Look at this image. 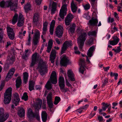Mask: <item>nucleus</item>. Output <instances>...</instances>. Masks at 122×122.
I'll list each match as a JSON object with an SVG mask.
<instances>
[{
	"label": "nucleus",
	"mask_w": 122,
	"mask_h": 122,
	"mask_svg": "<svg viewBox=\"0 0 122 122\" xmlns=\"http://www.w3.org/2000/svg\"><path fill=\"white\" fill-rule=\"evenodd\" d=\"M24 20H18L17 23V26L20 27L24 25Z\"/></svg>",
	"instance_id": "nucleus-45"
},
{
	"label": "nucleus",
	"mask_w": 122,
	"mask_h": 122,
	"mask_svg": "<svg viewBox=\"0 0 122 122\" xmlns=\"http://www.w3.org/2000/svg\"><path fill=\"white\" fill-rule=\"evenodd\" d=\"M15 71V69L14 68H12L9 71L7 74L6 77V80H8L11 78V77L13 76Z\"/></svg>",
	"instance_id": "nucleus-19"
},
{
	"label": "nucleus",
	"mask_w": 122,
	"mask_h": 122,
	"mask_svg": "<svg viewBox=\"0 0 122 122\" xmlns=\"http://www.w3.org/2000/svg\"><path fill=\"white\" fill-rule=\"evenodd\" d=\"M51 81V83L54 84H56L57 82L56 74V72L53 71L50 77Z\"/></svg>",
	"instance_id": "nucleus-14"
},
{
	"label": "nucleus",
	"mask_w": 122,
	"mask_h": 122,
	"mask_svg": "<svg viewBox=\"0 0 122 122\" xmlns=\"http://www.w3.org/2000/svg\"><path fill=\"white\" fill-rule=\"evenodd\" d=\"M18 20H24V18L23 15L21 14H20L18 18Z\"/></svg>",
	"instance_id": "nucleus-56"
},
{
	"label": "nucleus",
	"mask_w": 122,
	"mask_h": 122,
	"mask_svg": "<svg viewBox=\"0 0 122 122\" xmlns=\"http://www.w3.org/2000/svg\"><path fill=\"white\" fill-rule=\"evenodd\" d=\"M23 81L26 84L27 82L28 78V74L26 72H25L23 74Z\"/></svg>",
	"instance_id": "nucleus-31"
},
{
	"label": "nucleus",
	"mask_w": 122,
	"mask_h": 122,
	"mask_svg": "<svg viewBox=\"0 0 122 122\" xmlns=\"http://www.w3.org/2000/svg\"><path fill=\"white\" fill-rule=\"evenodd\" d=\"M48 25V23L46 21H45L43 23V32L42 33L43 35L46 34V32L47 30V26Z\"/></svg>",
	"instance_id": "nucleus-26"
},
{
	"label": "nucleus",
	"mask_w": 122,
	"mask_h": 122,
	"mask_svg": "<svg viewBox=\"0 0 122 122\" xmlns=\"http://www.w3.org/2000/svg\"><path fill=\"white\" fill-rule=\"evenodd\" d=\"M85 67H86L82 66H80L79 71L82 74L84 73V71L85 70Z\"/></svg>",
	"instance_id": "nucleus-50"
},
{
	"label": "nucleus",
	"mask_w": 122,
	"mask_h": 122,
	"mask_svg": "<svg viewBox=\"0 0 122 122\" xmlns=\"http://www.w3.org/2000/svg\"><path fill=\"white\" fill-rule=\"evenodd\" d=\"M9 38L10 39L13 40L14 38L15 33H9L7 34Z\"/></svg>",
	"instance_id": "nucleus-44"
},
{
	"label": "nucleus",
	"mask_w": 122,
	"mask_h": 122,
	"mask_svg": "<svg viewBox=\"0 0 122 122\" xmlns=\"http://www.w3.org/2000/svg\"><path fill=\"white\" fill-rule=\"evenodd\" d=\"M41 118L43 122L46 121L47 118V115L46 112L45 111L42 112L41 113Z\"/></svg>",
	"instance_id": "nucleus-27"
},
{
	"label": "nucleus",
	"mask_w": 122,
	"mask_h": 122,
	"mask_svg": "<svg viewBox=\"0 0 122 122\" xmlns=\"http://www.w3.org/2000/svg\"><path fill=\"white\" fill-rule=\"evenodd\" d=\"M56 2H53L52 3V7L51 10V14H53L55 13V12L56 10Z\"/></svg>",
	"instance_id": "nucleus-29"
},
{
	"label": "nucleus",
	"mask_w": 122,
	"mask_h": 122,
	"mask_svg": "<svg viewBox=\"0 0 122 122\" xmlns=\"http://www.w3.org/2000/svg\"><path fill=\"white\" fill-rule=\"evenodd\" d=\"M38 21V18H34L33 17V21L34 24H36L37 23Z\"/></svg>",
	"instance_id": "nucleus-64"
},
{
	"label": "nucleus",
	"mask_w": 122,
	"mask_h": 122,
	"mask_svg": "<svg viewBox=\"0 0 122 122\" xmlns=\"http://www.w3.org/2000/svg\"><path fill=\"white\" fill-rule=\"evenodd\" d=\"M56 51L55 50H52L50 56L56 57Z\"/></svg>",
	"instance_id": "nucleus-53"
},
{
	"label": "nucleus",
	"mask_w": 122,
	"mask_h": 122,
	"mask_svg": "<svg viewBox=\"0 0 122 122\" xmlns=\"http://www.w3.org/2000/svg\"><path fill=\"white\" fill-rule=\"evenodd\" d=\"M54 92V91L52 89L51 91L48 94L47 97V101H51L52 100V93Z\"/></svg>",
	"instance_id": "nucleus-30"
},
{
	"label": "nucleus",
	"mask_w": 122,
	"mask_h": 122,
	"mask_svg": "<svg viewBox=\"0 0 122 122\" xmlns=\"http://www.w3.org/2000/svg\"><path fill=\"white\" fill-rule=\"evenodd\" d=\"M71 7L72 11L73 13H75L77 9V7L74 4L73 0H72L71 4Z\"/></svg>",
	"instance_id": "nucleus-25"
},
{
	"label": "nucleus",
	"mask_w": 122,
	"mask_h": 122,
	"mask_svg": "<svg viewBox=\"0 0 122 122\" xmlns=\"http://www.w3.org/2000/svg\"><path fill=\"white\" fill-rule=\"evenodd\" d=\"M87 35L86 33H81L78 39V43L80 51L82 49L84 42L86 39Z\"/></svg>",
	"instance_id": "nucleus-3"
},
{
	"label": "nucleus",
	"mask_w": 122,
	"mask_h": 122,
	"mask_svg": "<svg viewBox=\"0 0 122 122\" xmlns=\"http://www.w3.org/2000/svg\"><path fill=\"white\" fill-rule=\"evenodd\" d=\"M108 80L107 78H106L104 79V81H102L103 84L102 85V87H103L108 82Z\"/></svg>",
	"instance_id": "nucleus-49"
},
{
	"label": "nucleus",
	"mask_w": 122,
	"mask_h": 122,
	"mask_svg": "<svg viewBox=\"0 0 122 122\" xmlns=\"http://www.w3.org/2000/svg\"><path fill=\"white\" fill-rule=\"evenodd\" d=\"M72 45L71 41H66L63 43V46L61 47V54H62L64 53L65 51L67 50L68 47H71Z\"/></svg>",
	"instance_id": "nucleus-8"
},
{
	"label": "nucleus",
	"mask_w": 122,
	"mask_h": 122,
	"mask_svg": "<svg viewBox=\"0 0 122 122\" xmlns=\"http://www.w3.org/2000/svg\"><path fill=\"white\" fill-rule=\"evenodd\" d=\"M53 41L51 39L49 40L48 42V46L52 47L53 45Z\"/></svg>",
	"instance_id": "nucleus-61"
},
{
	"label": "nucleus",
	"mask_w": 122,
	"mask_h": 122,
	"mask_svg": "<svg viewBox=\"0 0 122 122\" xmlns=\"http://www.w3.org/2000/svg\"><path fill=\"white\" fill-rule=\"evenodd\" d=\"M93 39L92 38H91L89 39L86 41V44L89 46H90L93 44Z\"/></svg>",
	"instance_id": "nucleus-35"
},
{
	"label": "nucleus",
	"mask_w": 122,
	"mask_h": 122,
	"mask_svg": "<svg viewBox=\"0 0 122 122\" xmlns=\"http://www.w3.org/2000/svg\"><path fill=\"white\" fill-rule=\"evenodd\" d=\"M25 111L22 108H20L18 111V114L20 117H23L25 115Z\"/></svg>",
	"instance_id": "nucleus-28"
},
{
	"label": "nucleus",
	"mask_w": 122,
	"mask_h": 122,
	"mask_svg": "<svg viewBox=\"0 0 122 122\" xmlns=\"http://www.w3.org/2000/svg\"><path fill=\"white\" fill-rule=\"evenodd\" d=\"M40 33L39 31H36L34 34L33 39V44L34 45L36 46L38 44L39 42L38 39L40 38Z\"/></svg>",
	"instance_id": "nucleus-12"
},
{
	"label": "nucleus",
	"mask_w": 122,
	"mask_h": 122,
	"mask_svg": "<svg viewBox=\"0 0 122 122\" xmlns=\"http://www.w3.org/2000/svg\"><path fill=\"white\" fill-rule=\"evenodd\" d=\"M102 106L107 108L108 107L110 106L111 105L110 104H108L107 103H105L104 102H102Z\"/></svg>",
	"instance_id": "nucleus-60"
},
{
	"label": "nucleus",
	"mask_w": 122,
	"mask_h": 122,
	"mask_svg": "<svg viewBox=\"0 0 122 122\" xmlns=\"http://www.w3.org/2000/svg\"><path fill=\"white\" fill-rule=\"evenodd\" d=\"M63 27L61 25L58 26L57 27L56 31V34L59 38H61L63 33Z\"/></svg>",
	"instance_id": "nucleus-9"
},
{
	"label": "nucleus",
	"mask_w": 122,
	"mask_h": 122,
	"mask_svg": "<svg viewBox=\"0 0 122 122\" xmlns=\"http://www.w3.org/2000/svg\"><path fill=\"white\" fill-rule=\"evenodd\" d=\"M5 83V82L4 81L2 82L0 86V91H1L2 89L4 86Z\"/></svg>",
	"instance_id": "nucleus-59"
},
{
	"label": "nucleus",
	"mask_w": 122,
	"mask_h": 122,
	"mask_svg": "<svg viewBox=\"0 0 122 122\" xmlns=\"http://www.w3.org/2000/svg\"><path fill=\"white\" fill-rule=\"evenodd\" d=\"M35 84L34 82L33 81H30L29 82V88L30 91L34 90Z\"/></svg>",
	"instance_id": "nucleus-33"
},
{
	"label": "nucleus",
	"mask_w": 122,
	"mask_h": 122,
	"mask_svg": "<svg viewBox=\"0 0 122 122\" xmlns=\"http://www.w3.org/2000/svg\"><path fill=\"white\" fill-rule=\"evenodd\" d=\"M28 56L29 55L25 53L23 54L22 56V58L24 60H26Z\"/></svg>",
	"instance_id": "nucleus-55"
},
{
	"label": "nucleus",
	"mask_w": 122,
	"mask_h": 122,
	"mask_svg": "<svg viewBox=\"0 0 122 122\" xmlns=\"http://www.w3.org/2000/svg\"><path fill=\"white\" fill-rule=\"evenodd\" d=\"M15 61L10 60L9 59H7L6 62L9 64L10 65H12L14 62Z\"/></svg>",
	"instance_id": "nucleus-54"
},
{
	"label": "nucleus",
	"mask_w": 122,
	"mask_h": 122,
	"mask_svg": "<svg viewBox=\"0 0 122 122\" xmlns=\"http://www.w3.org/2000/svg\"><path fill=\"white\" fill-rule=\"evenodd\" d=\"M28 97L27 93L25 92L23 94V95L22 97V99L24 100L25 101H26L28 99Z\"/></svg>",
	"instance_id": "nucleus-48"
},
{
	"label": "nucleus",
	"mask_w": 122,
	"mask_h": 122,
	"mask_svg": "<svg viewBox=\"0 0 122 122\" xmlns=\"http://www.w3.org/2000/svg\"><path fill=\"white\" fill-rule=\"evenodd\" d=\"M6 30L7 33H14V30L13 29L11 28L9 26H7L6 27Z\"/></svg>",
	"instance_id": "nucleus-39"
},
{
	"label": "nucleus",
	"mask_w": 122,
	"mask_h": 122,
	"mask_svg": "<svg viewBox=\"0 0 122 122\" xmlns=\"http://www.w3.org/2000/svg\"><path fill=\"white\" fill-rule=\"evenodd\" d=\"M67 5L66 4H64L62 6L60 10L59 15L60 17L62 19L64 18V17L66 14V11L67 10L66 6Z\"/></svg>",
	"instance_id": "nucleus-7"
},
{
	"label": "nucleus",
	"mask_w": 122,
	"mask_h": 122,
	"mask_svg": "<svg viewBox=\"0 0 122 122\" xmlns=\"http://www.w3.org/2000/svg\"><path fill=\"white\" fill-rule=\"evenodd\" d=\"M12 101L13 103L15 104V106L19 104L20 99L17 93H15L13 94Z\"/></svg>",
	"instance_id": "nucleus-10"
},
{
	"label": "nucleus",
	"mask_w": 122,
	"mask_h": 122,
	"mask_svg": "<svg viewBox=\"0 0 122 122\" xmlns=\"http://www.w3.org/2000/svg\"><path fill=\"white\" fill-rule=\"evenodd\" d=\"M4 35V31L2 28H0V42L3 39Z\"/></svg>",
	"instance_id": "nucleus-43"
},
{
	"label": "nucleus",
	"mask_w": 122,
	"mask_h": 122,
	"mask_svg": "<svg viewBox=\"0 0 122 122\" xmlns=\"http://www.w3.org/2000/svg\"><path fill=\"white\" fill-rule=\"evenodd\" d=\"M80 62L79 63V65L80 66L86 67L85 66V59H81L80 60Z\"/></svg>",
	"instance_id": "nucleus-41"
},
{
	"label": "nucleus",
	"mask_w": 122,
	"mask_h": 122,
	"mask_svg": "<svg viewBox=\"0 0 122 122\" xmlns=\"http://www.w3.org/2000/svg\"><path fill=\"white\" fill-rule=\"evenodd\" d=\"M89 22L91 25L96 26L97 25L98 21L97 19L93 17L91 20H89Z\"/></svg>",
	"instance_id": "nucleus-20"
},
{
	"label": "nucleus",
	"mask_w": 122,
	"mask_h": 122,
	"mask_svg": "<svg viewBox=\"0 0 122 122\" xmlns=\"http://www.w3.org/2000/svg\"><path fill=\"white\" fill-rule=\"evenodd\" d=\"M10 65V64L6 62L5 63L4 65V70L6 71L8 70Z\"/></svg>",
	"instance_id": "nucleus-38"
},
{
	"label": "nucleus",
	"mask_w": 122,
	"mask_h": 122,
	"mask_svg": "<svg viewBox=\"0 0 122 122\" xmlns=\"http://www.w3.org/2000/svg\"><path fill=\"white\" fill-rule=\"evenodd\" d=\"M42 103V100L39 99H37L36 101V102L35 103L34 107L35 109L37 110H39L41 107Z\"/></svg>",
	"instance_id": "nucleus-17"
},
{
	"label": "nucleus",
	"mask_w": 122,
	"mask_h": 122,
	"mask_svg": "<svg viewBox=\"0 0 122 122\" xmlns=\"http://www.w3.org/2000/svg\"><path fill=\"white\" fill-rule=\"evenodd\" d=\"M73 18V15L69 13L68 14L65 18V20L66 25H69Z\"/></svg>",
	"instance_id": "nucleus-13"
},
{
	"label": "nucleus",
	"mask_w": 122,
	"mask_h": 122,
	"mask_svg": "<svg viewBox=\"0 0 122 122\" xmlns=\"http://www.w3.org/2000/svg\"><path fill=\"white\" fill-rule=\"evenodd\" d=\"M18 16V15L15 13L12 20V23L14 25L16 22L17 21Z\"/></svg>",
	"instance_id": "nucleus-34"
},
{
	"label": "nucleus",
	"mask_w": 122,
	"mask_h": 122,
	"mask_svg": "<svg viewBox=\"0 0 122 122\" xmlns=\"http://www.w3.org/2000/svg\"><path fill=\"white\" fill-rule=\"evenodd\" d=\"M30 32H29L28 35V38L27 41L26 43V44L28 45H30L31 44L30 41L31 37L30 36Z\"/></svg>",
	"instance_id": "nucleus-40"
},
{
	"label": "nucleus",
	"mask_w": 122,
	"mask_h": 122,
	"mask_svg": "<svg viewBox=\"0 0 122 122\" xmlns=\"http://www.w3.org/2000/svg\"><path fill=\"white\" fill-rule=\"evenodd\" d=\"M56 57L50 56V60L52 63H53L54 61V60Z\"/></svg>",
	"instance_id": "nucleus-62"
},
{
	"label": "nucleus",
	"mask_w": 122,
	"mask_h": 122,
	"mask_svg": "<svg viewBox=\"0 0 122 122\" xmlns=\"http://www.w3.org/2000/svg\"><path fill=\"white\" fill-rule=\"evenodd\" d=\"M76 27V25L73 24L72 26L69 29V34H72L74 33Z\"/></svg>",
	"instance_id": "nucleus-32"
},
{
	"label": "nucleus",
	"mask_w": 122,
	"mask_h": 122,
	"mask_svg": "<svg viewBox=\"0 0 122 122\" xmlns=\"http://www.w3.org/2000/svg\"><path fill=\"white\" fill-rule=\"evenodd\" d=\"M46 68V62L43 61L42 59H40L38 64L37 68L41 75H43L45 74Z\"/></svg>",
	"instance_id": "nucleus-1"
},
{
	"label": "nucleus",
	"mask_w": 122,
	"mask_h": 122,
	"mask_svg": "<svg viewBox=\"0 0 122 122\" xmlns=\"http://www.w3.org/2000/svg\"><path fill=\"white\" fill-rule=\"evenodd\" d=\"M12 89L11 87L8 88L4 94V103L5 104H9L11 100Z\"/></svg>",
	"instance_id": "nucleus-2"
},
{
	"label": "nucleus",
	"mask_w": 122,
	"mask_h": 122,
	"mask_svg": "<svg viewBox=\"0 0 122 122\" xmlns=\"http://www.w3.org/2000/svg\"><path fill=\"white\" fill-rule=\"evenodd\" d=\"M60 100V98L56 96L55 97L54 104L55 105L58 104Z\"/></svg>",
	"instance_id": "nucleus-46"
},
{
	"label": "nucleus",
	"mask_w": 122,
	"mask_h": 122,
	"mask_svg": "<svg viewBox=\"0 0 122 122\" xmlns=\"http://www.w3.org/2000/svg\"><path fill=\"white\" fill-rule=\"evenodd\" d=\"M15 85L16 88H19L22 83V80L21 77L19 76L16 79L15 81Z\"/></svg>",
	"instance_id": "nucleus-22"
},
{
	"label": "nucleus",
	"mask_w": 122,
	"mask_h": 122,
	"mask_svg": "<svg viewBox=\"0 0 122 122\" xmlns=\"http://www.w3.org/2000/svg\"><path fill=\"white\" fill-rule=\"evenodd\" d=\"M4 111L3 108H0V122H4L9 117V114L8 113L4 114Z\"/></svg>",
	"instance_id": "nucleus-5"
},
{
	"label": "nucleus",
	"mask_w": 122,
	"mask_h": 122,
	"mask_svg": "<svg viewBox=\"0 0 122 122\" xmlns=\"http://www.w3.org/2000/svg\"><path fill=\"white\" fill-rule=\"evenodd\" d=\"M59 84L61 91L62 92H66L68 90L67 88H65V81L64 77L60 76L58 79Z\"/></svg>",
	"instance_id": "nucleus-4"
},
{
	"label": "nucleus",
	"mask_w": 122,
	"mask_h": 122,
	"mask_svg": "<svg viewBox=\"0 0 122 122\" xmlns=\"http://www.w3.org/2000/svg\"><path fill=\"white\" fill-rule=\"evenodd\" d=\"M47 102L49 107L50 108H52L53 105L52 101H47Z\"/></svg>",
	"instance_id": "nucleus-52"
},
{
	"label": "nucleus",
	"mask_w": 122,
	"mask_h": 122,
	"mask_svg": "<svg viewBox=\"0 0 122 122\" xmlns=\"http://www.w3.org/2000/svg\"><path fill=\"white\" fill-rule=\"evenodd\" d=\"M95 49V47L94 46H92L90 47L88 50L87 53V56H86V61L87 62L89 63L90 62L89 59H88V57H90L92 56L93 53Z\"/></svg>",
	"instance_id": "nucleus-11"
},
{
	"label": "nucleus",
	"mask_w": 122,
	"mask_h": 122,
	"mask_svg": "<svg viewBox=\"0 0 122 122\" xmlns=\"http://www.w3.org/2000/svg\"><path fill=\"white\" fill-rule=\"evenodd\" d=\"M17 2L16 1L12 2L11 0H10L6 1V5L7 7H10V10H12L15 11L17 9Z\"/></svg>",
	"instance_id": "nucleus-6"
},
{
	"label": "nucleus",
	"mask_w": 122,
	"mask_h": 122,
	"mask_svg": "<svg viewBox=\"0 0 122 122\" xmlns=\"http://www.w3.org/2000/svg\"><path fill=\"white\" fill-rule=\"evenodd\" d=\"M27 115L28 117L30 118H33L35 116V115L30 108H29L27 111Z\"/></svg>",
	"instance_id": "nucleus-23"
},
{
	"label": "nucleus",
	"mask_w": 122,
	"mask_h": 122,
	"mask_svg": "<svg viewBox=\"0 0 122 122\" xmlns=\"http://www.w3.org/2000/svg\"><path fill=\"white\" fill-rule=\"evenodd\" d=\"M55 23V21L53 20L51 23L50 27V34L52 35L53 33L54 27Z\"/></svg>",
	"instance_id": "nucleus-24"
},
{
	"label": "nucleus",
	"mask_w": 122,
	"mask_h": 122,
	"mask_svg": "<svg viewBox=\"0 0 122 122\" xmlns=\"http://www.w3.org/2000/svg\"><path fill=\"white\" fill-rule=\"evenodd\" d=\"M67 74H68V76L71 81H75V79L74 78V75L71 70H70L68 71Z\"/></svg>",
	"instance_id": "nucleus-21"
},
{
	"label": "nucleus",
	"mask_w": 122,
	"mask_h": 122,
	"mask_svg": "<svg viewBox=\"0 0 122 122\" xmlns=\"http://www.w3.org/2000/svg\"><path fill=\"white\" fill-rule=\"evenodd\" d=\"M114 18H111L110 17H109L107 19V21L108 22H110L112 23L114 21Z\"/></svg>",
	"instance_id": "nucleus-57"
},
{
	"label": "nucleus",
	"mask_w": 122,
	"mask_h": 122,
	"mask_svg": "<svg viewBox=\"0 0 122 122\" xmlns=\"http://www.w3.org/2000/svg\"><path fill=\"white\" fill-rule=\"evenodd\" d=\"M90 7V5L89 4H87L84 6V8L86 10H88L89 9Z\"/></svg>",
	"instance_id": "nucleus-58"
},
{
	"label": "nucleus",
	"mask_w": 122,
	"mask_h": 122,
	"mask_svg": "<svg viewBox=\"0 0 122 122\" xmlns=\"http://www.w3.org/2000/svg\"><path fill=\"white\" fill-rule=\"evenodd\" d=\"M37 54V53L35 52L32 55L31 57V62L30 63V67H33L36 64V62Z\"/></svg>",
	"instance_id": "nucleus-16"
},
{
	"label": "nucleus",
	"mask_w": 122,
	"mask_h": 122,
	"mask_svg": "<svg viewBox=\"0 0 122 122\" xmlns=\"http://www.w3.org/2000/svg\"><path fill=\"white\" fill-rule=\"evenodd\" d=\"M6 1L5 2L4 0L2 1L0 3V6L2 8L7 7L6 5Z\"/></svg>",
	"instance_id": "nucleus-47"
},
{
	"label": "nucleus",
	"mask_w": 122,
	"mask_h": 122,
	"mask_svg": "<svg viewBox=\"0 0 122 122\" xmlns=\"http://www.w3.org/2000/svg\"><path fill=\"white\" fill-rule=\"evenodd\" d=\"M96 33L95 31H92L89 32L88 34L89 36H93L96 35Z\"/></svg>",
	"instance_id": "nucleus-51"
},
{
	"label": "nucleus",
	"mask_w": 122,
	"mask_h": 122,
	"mask_svg": "<svg viewBox=\"0 0 122 122\" xmlns=\"http://www.w3.org/2000/svg\"><path fill=\"white\" fill-rule=\"evenodd\" d=\"M51 85L49 81H48L45 86V87L48 90L51 89L52 88Z\"/></svg>",
	"instance_id": "nucleus-37"
},
{
	"label": "nucleus",
	"mask_w": 122,
	"mask_h": 122,
	"mask_svg": "<svg viewBox=\"0 0 122 122\" xmlns=\"http://www.w3.org/2000/svg\"><path fill=\"white\" fill-rule=\"evenodd\" d=\"M31 7L30 5L28 4H26L24 6V9L26 13H28L29 11L30 10Z\"/></svg>",
	"instance_id": "nucleus-36"
},
{
	"label": "nucleus",
	"mask_w": 122,
	"mask_h": 122,
	"mask_svg": "<svg viewBox=\"0 0 122 122\" xmlns=\"http://www.w3.org/2000/svg\"><path fill=\"white\" fill-rule=\"evenodd\" d=\"M15 56L12 54H9L7 57V59L15 61Z\"/></svg>",
	"instance_id": "nucleus-42"
},
{
	"label": "nucleus",
	"mask_w": 122,
	"mask_h": 122,
	"mask_svg": "<svg viewBox=\"0 0 122 122\" xmlns=\"http://www.w3.org/2000/svg\"><path fill=\"white\" fill-rule=\"evenodd\" d=\"M62 56V58L60 62V65L61 66H66L67 64L69 63V60L66 56L63 55Z\"/></svg>",
	"instance_id": "nucleus-15"
},
{
	"label": "nucleus",
	"mask_w": 122,
	"mask_h": 122,
	"mask_svg": "<svg viewBox=\"0 0 122 122\" xmlns=\"http://www.w3.org/2000/svg\"><path fill=\"white\" fill-rule=\"evenodd\" d=\"M113 40L109 41V44L112 46L117 45L119 42L120 39L117 36H114L113 37Z\"/></svg>",
	"instance_id": "nucleus-18"
},
{
	"label": "nucleus",
	"mask_w": 122,
	"mask_h": 122,
	"mask_svg": "<svg viewBox=\"0 0 122 122\" xmlns=\"http://www.w3.org/2000/svg\"><path fill=\"white\" fill-rule=\"evenodd\" d=\"M66 84L68 86L71 87L72 86L67 80H66Z\"/></svg>",
	"instance_id": "nucleus-63"
}]
</instances>
